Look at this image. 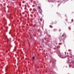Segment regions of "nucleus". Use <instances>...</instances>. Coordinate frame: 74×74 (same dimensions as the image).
<instances>
[{
    "mask_svg": "<svg viewBox=\"0 0 74 74\" xmlns=\"http://www.w3.org/2000/svg\"><path fill=\"white\" fill-rule=\"evenodd\" d=\"M22 53H23V52H22Z\"/></svg>",
    "mask_w": 74,
    "mask_h": 74,
    "instance_id": "9d476101",
    "label": "nucleus"
},
{
    "mask_svg": "<svg viewBox=\"0 0 74 74\" xmlns=\"http://www.w3.org/2000/svg\"><path fill=\"white\" fill-rule=\"evenodd\" d=\"M32 59H33V60H34V57H33Z\"/></svg>",
    "mask_w": 74,
    "mask_h": 74,
    "instance_id": "20e7f679",
    "label": "nucleus"
},
{
    "mask_svg": "<svg viewBox=\"0 0 74 74\" xmlns=\"http://www.w3.org/2000/svg\"><path fill=\"white\" fill-rule=\"evenodd\" d=\"M66 21H67V19H66Z\"/></svg>",
    "mask_w": 74,
    "mask_h": 74,
    "instance_id": "0eeeda50",
    "label": "nucleus"
},
{
    "mask_svg": "<svg viewBox=\"0 0 74 74\" xmlns=\"http://www.w3.org/2000/svg\"><path fill=\"white\" fill-rule=\"evenodd\" d=\"M42 42H44V39H42Z\"/></svg>",
    "mask_w": 74,
    "mask_h": 74,
    "instance_id": "423d86ee",
    "label": "nucleus"
},
{
    "mask_svg": "<svg viewBox=\"0 0 74 74\" xmlns=\"http://www.w3.org/2000/svg\"><path fill=\"white\" fill-rule=\"evenodd\" d=\"M31 38H32V37L31 36Z\"/></svg>",
    "mask_w": 74,
    "mask_h": 74,
    "instance_id": "6e6552de",
    "label": "nucleus"
},
{
    "mask_svg": "<svg viewBox=\"0 0 74 74\" xmlns=\"http://www.w3.org/2000/svg\"><path fill=\"white\" fill-rule=\"evenodd\" d=\"M73 19H72V20H71L72 22H73Z\"/></svg>",
    "mask_w": 74,
    "mask_h": 74,
    "instance_id": "39448f33",
    "label": "nucleus"
},
{
    "mask_svg": "<svg viewBox=\"0 0 74 74\" xmlns=\"http://www.w3.org/2000/svg\"><path fill=\"white\" fill-rule=\"evenodd\" d=\"M58 0H57V1Z\"/></svg>",
    "mask_w": 74,
    "mask_h": 74,
    "instance_id": "9b49d317",
    "label": "nucleus"
},
{
    "mask_svg": "<svg viewBox=\"0 0 74 74\" xmlns=\"http://www.w3.org/2000/svg\"><path fill=\"white\" fill-rule=\"evenodd\" d=\"M39 12L40 13H41V12H42V10H41V8H39Z\"/></svg>",
    "mask_w": 74,
    "mask_h": 74,
    "instance_id": "f257e3e1",
    "label": "nucleus"
},
{
    "mask_svg": "<svg viewBox=\"0 0 74 74\" xmlns=\"http://www.w3.org/2000/svg\"><path fill=\"white\" fill-rule=\"evenodd\" d=\"M60 31V30H59Z\"/></svg>",
    "mask_w": 74,
    "mask_h": 74,
    "instance_id": "1a4fd4ad",
    "label": "nucleus"
},
{
    "mask_svg": "<svg viewBox=\"0 0 74 74\" xmlns=\"http://www.w3.org/2000/svg\"><path fill=\"white\" fill-rule=\"evenodd\" d=\"M63 55L62 53H59V55L61 56H63Z\"/></svg>",
    "mask_w": 74,
    "mask_h": 74,
    "instance_id": "f03ea898",
    "label": "nucleus"
},
{
    "mask_svg": "<svg viewBox=\"0 0 74 74\" xmlns=\"http://www.w3.org/2000/svg\"><path fill=\"white\" fill-rule=\"evenodd\" d=\"M64 36L65 37H66V35L65 34H64L62 36L63 37Z\"/></svg>",
    "mask_w": 74,
    "mask_h": 74,
    "instance_id": "7ed1b4c3",
    "label": "nucleus"
}]
</instances>
